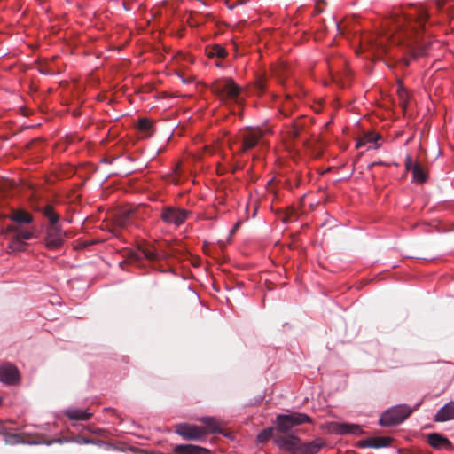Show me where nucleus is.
Wrapping results in <instances>:
<instances>
[{
  "mask_svg": "<svg viewBox=\"0 0 454 454\" xmlns=\"http://www.w3.org/2000/svg\"><path fill=\"white\" fill-rule=\"evenodd\" d=\"M310 422V418L300 412L279 414L276 417L275 427L280 433H288L294 427Z\"/></svg>",
  "mask_w": 454,
  "mask_h": 454,
  "instance_id": "nucleus-6",
  "label": "nucleus"
},
{
  "mask_svg": "<svg viewBox=\"0 0 454 454\" xmlns=\"http://www.w3.org/2000/svg\"><path fill=\"white\" fill-rule=\"evenodd\" d=\"M380 138V136L377 133H366L357 141L356 147L360 148L368 143H373L375 144L374 148H378L379 145H377V141Z\"/></svg>",
  "mask_w": 454,
  "mask_h": 454,
  "instance_id": "nucleus-21",
  "label": "nucleus"
},
{
  "mask_svg": "<svg viewBox=\"0 0 454 454\" xmlns=\"http://www.w3.org/2000/svg\"><path fill=\"white\" fill-rule=\"evenodd\" d=\"M435 3L438 6H442L443 4V1L442 0H435Z\"/></svg>",
  "mask_w": 454,
  "mask_h": 454,
  "instance_id": "nucleus-32",
  "label": "nucleus"
},
{
  "mask_svg": "<svg viewBox=\"0 0 454 454\" xmlns=\"http://www.w3.org/2000/svg\"><path fill=\"white\" fill-rule=\"evenodd\" d=\"M412 411L413 410L406 404L393 406L381 414L379 423L382 427L396 426L404 421Z\"/></svg>",
  "mask_w": 454,
  "mask_h": 454,
  "instance_id": "nucleus-4",
  "label": "nucleus"
},
{
  "mask_svg": "<svg viewBox=\"0 0 454 454\" xmlns=\"http://www.w3.org/2000/svg\"><path fill=\"white\" fill-rule=\"evenodd\" d=\"M276 442L280 449L297 454L300 443V439L297 436L290 434L287 436L278 437Z\"/></svg>",
  "mask_w": 454,
  "mask_h": 454,
  "instance_id": "nucleus-11",
  "label": "nucleus"
},
{
  "mask_svg": "<svg viewBox=\"0 0 454 454\" xmlns=\"http://www.w3.org/2000/svg\"><path fill=\"white\" fill-rule=\"evenodd\" d=\"M416 163H414L411 160V158L410 156H407L406 159H405V167H406V169L407 170H411L412 172L413 170V166L415 165Z\"/></svg>",
  "mask_w": 454,
  "mask_h": 454,
  "instance_id": "nucleus-29",
  "label": "nucleus"
},
{
  "mask_svg": "<svg viewBox=\"0 0 454 454\" xmlns=\"http://www.w3.org/2000/svg\"><path fill=\"white\" fill-rule=\"evenodd\" d=\"M144 139L145 137H151L153 133V123L144 117Z\"/></svg>",
  "mask_w": 454,
  "mask_h": 454,
  "instance_id": "nucleus-27",
  "label": "nucleus"
},
{
  "mask_svg": "<svg viewBox=\"0 0 454 454\" xmlns=\"http://www.w3.org/2000/svg\"><path fill=\"white\" fill-rule=\"evenodd\" d=\"M47 445H50L51 443V442H45Z\"/></svg>",
  "mask_w": 454,
  "mask_h": 454,
  "instance_id": "nucleus-33",
  "label": "nucleus"
},
{
  "mask_svg": "<svg viewBox=\"0 0 454 454\" xmlns=\"http://www.w3.org/2000/svg\"><path fill=\"white\" fill-rule=\"evenodd\" d=\"M175 432L182 438L188 441H198L207 434V431L203 427L186 423L177 424Z\"/></svg>",
  "mask_w": 454,
  "mask_h": 454,
  "instance_id": "nucleus-9",
  "label": "nucleus"
},
{
  "mask_svg": "<svg viewBox=\"0 0 454 454\" xmlns=\"http://www.w3.org/2000/svg\"><path fill=\"white\" fill-rule=\"evenodd\" d=\"M239 224H240V223H239V222H238V223L235 224V226L233 227V229L231 230V233H233V232H234V231L239 228Z\"/></svg>",
  "mask_w": 454,
  "mask_h": 454,
  "instance_id": "nucleus-30",
  "label": "nucleus"
},
{
  "mask_svg": "<svg viewBox=\"0 0 454 454\" xmlns=\"http://www.w3.org/2000/svg\"><path fill=\"white\" fill-rule=\"evenodd\" d=\"M4 233H12V239L9 244V249L12 251H20L24 248V240H27L32 238L33 233L27 229H24L20 225H12L6 228Z\"/></svg>",
  "mask_w": 454,
  "mask_h": 454,
  "instance_id": "nucleus-7",
  "label": "nucleus"
},
{
  "mask_svg": "<svg viewBox=\"0 0 454 454\" xmlns=\"http://www.w3.org/2000/svg\"><path fill=\"white\" fill-rule=\"evenodd\" d=\"M212 90L225 104H241L242 90L231 79H219L212 85Z\"/></svg>",
  "mask_w": 454,
  "mask_h": 454,
  "instance_id": "nucleus-2",
  "label": "nucleus"
},
{
  "mask_svg": "<svg viewBox=\"0 0 454 454\" xmlns=\"http://www.w3.org/2000/svg\"><path fill=\"white\" fill-rule=\"evenodd\" d=\"M19 379V372L15 366L10 364L0 365V381L6 384H15Z\"/></svg>",
  "mask_w": 454,
  "mask_h": 454,
  "instance_id": "nucleus-10",
  "label": "nucleus"
},
{
  "mask_svg": "<svg viewBox=\"0 0 454 454\" xmlns=\"http://www.w3.org/2000/svg\"><path fill=\"white\" fill-rule=\"evenodd\" d=\"M434 419L438 422L454 419V402H450L442 406L435 414Z\"/></svg>",
  "mask_w": 454,
  "mask_h": 454,
  "instance_id": "nucleus-12",
  "label": "nucleus"
},
{
  "mask_svg": "<svg viewBox=\"0 0 454 454\" xmlns=\"http://www.w3.org/2000/svg\"><path fill=\"white\" fill-rule=\"evenodd\" d=\"M413 180L418 183H424L427 180V175L419 164H415L412 170Z\"/></svg>",
  "mask_w": 454,
  "mask_h": 454,
  "instance_id": "nucleus-24",
  "label": "nucleus"
},
{
  "mask_svg": "<svg viewBox=\"0 0 454 454\" xmlns=\"http://www.w3.org/2000/svg\"><path fill=\"white\" fill-rule=\"evenodd\" d=\"M199 420L206 425V427H203V428L207 431V434H208V433L221 434L222 433L220 425L214 417H202V418L199 419Z\"/></svg>",
  "mask_w": 454,
  "mask_h": 454,
  "instance_id": "nucleus-19",
  "label": "nucleus"
},
{
  "mask_svg": "<svg viewBox=\"0 0 454 454\" xmlns=\"http://www.w3.org/2000/svg\"><path fill=\"white\" fill-rule=\"evenodd\" d=\"M191 215V211L176 207H166L162 209L161 219L168 224L176 227L182 225Z\"/></svg>",
  "mask_w": 454,
  "mask_h": 454,
  "instance_id": "nucleus-8",
  "label": "nucleus"
},
{
  "mask_svg": "<svg viewBox=\"0 0 454 454\" xmlns=\"http://www.w3.org/2000/svg\"><path fill=\"white\" fill-rule=\"evenodd\" d=\"M427 20V12L422 5L416 6L413 14L396 16L394 19L395 29L403 35V37L399 38V43H405L411 50L413 49L419 43V39L417 37L412 39L411 37L414 35H417L420 28H424Z\"/></svg>",
  "mask_w": 454,
  "mask_h": 454,
  "instance_id": "nucleus-1",
  "label": "nucleus"
},
{
  "mask_svg": "<svg viewBox=\"0 0 454 454\" xmlns=\"http://www.w3.org/2000/svg\"><path fill=\"white\" fill-rule=\"evenodd\" d=\"M150 150V145H144V153H146L148 154V157H150L151 160H153L161 151V148H158L157 150Z\"/></svg>",
  "mask_w": 454,
  "mask_h": 454,
  "instance_id": "nucleus-28",
  "label": "nucleus"
},
{
  "mask_svg": "<svg viewBox=\"0 0 454 454\" xmlns=\"http://www.w3.org/2000/svg\"><path fill=\"white\" fill-rule=\"evenodd\" d=\"M137 126L139 127V129H142V118L137 119Z\"/></svg>",
  "mask_w": 454,
  "mask_h": 454,
  "instance_id": "nucleus-31",
  "label": "nucleus"
},
{
  "mask_svg": "<svg viewBox=\"0 0 454 454\" xmlns=\"http://www.w3.org/2000/svg\"><path fill=\"white\" fill-rule=\"evenodd\" d=\"M144 258H146L150 261H155L161 257V254L153 247H149L145 242L144 241Z\"/></svg>",
  "mask_w": 454,
  "mask_h": 454,
  "instance_id": "nucleus-23",
  "label": "nucleus"
},
{
  "mask_svg": "<svg viewBox=\"0 0 454 454\" xmlns=\"http://www.w3.org/2000/svg\"><path fill=\"white\" fill-rule=\"evenodd\" d=\"M428 442L432 446L442 450L447 449L450 444L448 439L437 434H429Z\"/></svg>",
  "mask_w": 454,
  "mask_h": 454,
  "instance_id": "nucleus-20",
  "label": "nucleus"
},
{
  "mask_svg": "<svg viewBox=\"0 0 454 454\" xmlns=\"http://www.w3.org/2000/svg\"><path fill=\"white\" fill-rule=\"evenodd\" d=\"M64 414L72 420L81 421H86L92 416L91 412L79 408H67L64 411Z\"/></svg>",
  "mask_w": 454,
  "mask_h": 454,
  "instance_id": "nucleus-14",
  "label": "nucleus"
},
{
  "mask_svg": "<svg viewBox=\"0 0 454 454\" xmlns=\"http://www.w3.org/2000/svg\"><path fill=\"white\" fill-rule=\"evenodd\" d=\"M263 131L259 128H247L240 130L239 134V142L240 143V151L247 153L258 145L264 144Z\"/></svg>",
  "mask_w": 454,
  "mask_h": 454,
  "instance_id": "nucleus-5",
  "label": "nucleus"
},
{
  "mask_svg": "<svg viewBox=\"0 0 454 454\" xmlns=\"http://www.w3.org/2000/svg\"><path fill=\"white\" fill-rule=\"evenodd\" d=\"M273 434V428L269 427L264 430H262L258 435H257V442L259 443H263L267 442L270 438H271Z\"/></svg>",
  "mask_w": 454,
  "mask_h": 454,
  "instance_id": "nucleus-26",
  "label": "nucleus"
},
{
  "mask_svg": "<svg viewBox=\"0 0 454 454\" xmlns=\"http://www.w3.org/2000/svg\"><path fill=\"white\" fill-rule=\"evenodd\" d=\"M247 0H242L241 1V4H245Z\"/></svg>",
  "mask_w": 454,
  "mask_h": 454,
  "instance_id": "nucleus-34",
  "label": "nucleus"
},
{
  "mask_svg": "<svg viewBox=\"0 0 454 454\" xmlns=\"http://www.w3.org/2000/svg\"><path fill=\"white\" fill-rule=\"evenodd\" d=\"M208 55L210 57H217V58H220V59H223L227 55V52H226V51H225V49L223 47H222L219 44H216V45H214L208 51Z\"/></svg>",
  "mask_w": 454,
  "mask_h": 454,
  "instance_id": "nucleus-25",
  "label": "nucleus"
},
{
  "mask_svg": "<svg viewBox=\"0 0 454 454\" xmlns=\"http://www.w3.org/2000/svg\"><path fill=\"white\" fill-rule=\"evenodd\" d=\"M132 212L130 209H121L113 215V221L117 227L124 228L131 220Z\"/></svg>",
  "mask_w": 454,
  "mask_h": 454,
  "instance_id": "nucleus-13",
  "label": "nucleus"
},
{
  "mask_svg": "<svg viewBox=\"0 0 454 454\" xmlns=\"http://www.w3.org/2000/svg\"><path fill=\"white\" fill-rule=\"evenodd\" d=\"M321 446L322 443L317 440L308 443L300 442L297 454H316Z\"/></svg>",
  "mask_w": 454,
  "mask_h": 454,
  "instance_id": "nucleus-18",
  "label": "nucleus"
},
{
  "mask_svg": "<svg viewBox=\"0 0 454 454\" xmlns=\"http://www.w3.org/2000/svg\"><path fill=\"white\" fill-rule=\"evenodd\" d=\"M44 215L51 222L47 231L46 246L50 249H56L63 244L66 233L57 225L59 217L51 207L44 209Z\"/></svg>",
  "mask_w": 454,
  "mask_h": 454,
  "instance_id": "nucleus-3",
  "label": "nucleus"
},
{
  "mask_svg": "<svg viewBox=\"0 0 454 454\" xmlns=\"http://www.w3.org/2000/svg\"><path fill=\"white\" fill-rule=\"evenodd\" d=\"M11 219L18 223H27L31 222L32 217L27 212L17 210L11 215Z\"/></svg>",
  "mask_w": 454,
  "mask_h": 454,
  "instance_id": "nucleus-22",
  "label": "nucleus"
},
{
  "mask_svg": "<svg viewBox=\"0 0 454 454\" xmlns=\"http://www.w3.org/2000/svg\"><path fill=\"white\" fill-rule=\"evenodd\" d=\"M174 450L179 454H203L207 451L205 448L192 444L176 445Z\"/></svg>",
  "mask_w": 454,
  "mask_h": 454,
  "instance_id": "nucleus-16",
  "label": "nucleus"
},
{
  "mask_svg": "<svg viewBox=\"0 0 454 454\" xmlns=\"http://www.w3.org/2000/svg\"><path fill=\"white\" fill-rule=\"evenodd\" d=\"M336 432L340 434H354L360 435L364 433L363 429L356 424L342 423L336 427Z\"/></svg>",
  "mask_w": 454,
  "mask_h": 454,
  "instance_id": "nucleus-15",
  "label": "nucleus"
},
{
  "mask_svg": "<svg viewBox=\"0 0 454 454\" xmlns=\"http://www.w3.org/2000/svg\"><path fill=\"white\" fill-rule=\"evenodd\" d=\"M389 442V439L387 437L369 438L362 441L360 446L378 449L388 446Z\"/></svg>",
  "mask_w": 454,
  "mask_h": 454,
  "instance_id": "nucleus-17",
  "label": "nucleus"
}]
</instances>
